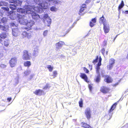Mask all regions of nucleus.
<instances>
[{
    "label": "nucleus",
    "mask_w": 128,
    "mask_h": 128,
    "mask_svg": "<svg viewBox=\"0 0 128 128\" xmlns=\"http://www.w3.org/2000/svg\"><path fill=\"white\" fill-rule=\"evenodd\" d=\"M2 8L8 12L9 11V8L8 7H2Z\"/></svg>",
    "instance_id": "45"
},
{
    "label": "nucleus",
    "mask_w": 128,
    "mask_h": 128,
    "mask_svg": "<svg viewBox=\"0 0 128 128\" xmlns=\"http://www.w3.org/2000/svg\"><path fill=\"white\" fill-rule=\"evenodd\" d=\"M47 68L50 72H52L53 69V67L52 66L50 65L47 66Z\"/></svg>",
    "instance_id": "36"
},
{
    "label": "nucleus",
    "mask_w": 128,
    "mask_h": 128,
    "mask_svg": "<svg viewBox=\"0 0 128 128\" xmlns=\"http://www.w3.org/2000/svg\"><path fill=\"white\" fill-rule=\"evenodd\" d=\"M83 70L86 73H88L89 72V70L86 67H84L83 68Z\"/></svg>",
    "instance_id": "42"
},
{
    "label": "nucleus",
    "mask_w": 128,
    "mask_h": 128,
    "mask_svg": "<svg viewBox=\"0 0 128 128\" xmlns=\"http://www.w3.org/2000/svg\"><path fill=\"white\" fill-rule=\"evenodd\" d=\"M12 98L11 97H9V98H7V100L8 101V102H10L11 100H12Z\"/></svg>",
    "instance_id": "54"
},
{
    "label": "nucleus",
    "mask_w": 128,
    "mask_h": 128,
    "mask_svg": "<svg viewBox=\"0 0 128 128\" xmlns=\"http://www.w3.org/2000/svg\"><path fill=\"white\" fill-rule=\"evenodd\" d=\"M86 128H93L92 127L90 126L89 125Z\"/></svg>",
    "instance_id": "58"
},
{
    "label": "nucleus",
    "mask_w": 128,
    "mask_h": 128,
    "mask_svg": "<svg viewBox=\"0 0 128 128\" xmlns=\"http://www.w3.org/2000/svg\"><path fill=\"white\" fill-rule=\"evenodd\" d=\"M91 1L90 0H87L86 1V2L87 3H88L90 2Z\"/></svg>",
    "instance_id": "56"
},
{
    "label": "nucleus",
    "mask_w": 128,
    "mask_h": 128,
    "mask_svg": "<svg viewBox=\"0 0 128 128\" xmlns=\"http://www.w3.org/2000/svg\"><path fill=\"white\" fill-rule=\"evenodd\" d=\"M1 21L2 23H4L7 22V18L6 17H3V18L2 19Z\"/></svg>",
    "instance_id": "40"
},
{
    "label": "nucleus",
    "mask_w": 128,
    "mask_h": 128,
    "mask_svg": "<svg viewBox=\"0 0 128 128\" xmlns=\"http://www.w3.org/2000/svg\"><path fill=\"white\" fill-rule=\"evenodd\" d=\"M3 15V14L2 13L0 12V16H2Z\"/></svg>",
    "instance_id": "57"
},
{
    "label": "nucleus",
    "mask_w": 128,
    "mask_h": 128,
    "mask_svg": "<svg viewBox=\"0 0 128 128\" xmlns=\"http://www.w3.org/2000/svg\"><path fill=\"white\" fill-rule=\"evenodd\" d=\"M53 2L54 4H56L58 3V2L56 0H54Z\"/></svg>",
    "instance_id": "55"
},
{
    "label": "nucleus",
    "mask_w": 128,
    "mask_h": 128,
    "mask_svg": "<svg viewBox=\"0 0 128 128\" xmlns=\"http://www.w3.org/2000/svg\"><path fill=\"white\" fill-rule=\"evenodd\" d=\"M17 58L15 57L11 58L9 62L10 66L12 68L15 66L17 63Z\"/></svg>",
    "instance_id": "7"
},
{
    "label": "nucleus",
    "mask_w": 128,
    "mask_h": 128,
    "mask_svg": "<svg viewBox=\"0 0 128 128\" xmlns=\"http://www.w3.org/2000/svg\"><path fill=\"white\" fill-rule=\"evenodd\" d=\"M105 76L104 80L106 82L108 83H110L112 82L113 80L110 76L107 75H106Z\"/></svg>",
    "instance_id": "14"
},
{
    "label": "nucleus",
    "mask_w": 128,
    "mask_h": 128,
    "mask_svg": "<svg viewBox=\"0 0 128 128\" xmlns=\"http://www.w3.org/2000/svg\"><path fill=\"white\" fill-rule=\"evenodd\" d=\"M50 87L49 86V85L48 84H46L43 88V89L44 90H46L48 88H50Z\"/></svg>",
    "instance_id": "44"
},
{
    "label": "nucleus",
    "mask_w": 128,
    "mask_h": 128,
    "mask_svg": "<svg viewBox=\"0 0 128 128\" xmlns=\"http://www.w3.org/2000/svg\"><path fill=\"white\" fill-rule=\"evenodd\" d=\"M80 77L82 79H83L87 83L89 82L88 80V78L86 75L84 73H80Z\"/></svg>",
    "instance_id": "12"
},
{
    "label": "nucleus",
    "mask_w": 128,
    "mask_h": 128,
    "mask_svg": "<svg viewBox=\"0 0 128 128\" xmlns=\"http://www.w3.org/2000/svg\"><path fill=\"white\" fill-rule=\"evenodd\" d=\"M96 58L94 60L92 61V63L94 64H95L96 63V62H98V56H96Z\"/></svg>",
    "instance_id": "35"
},
{
    "label": "nucleus",
    "mask_w": 128,
    "mask_h": 128,
    "mask_svg": "<svg viewBox=\"0 0 128 128\" xmlns=\"http://www.w3.org/2000/svg\"><path fill=\"white\" fill-rule=\"evenodd\" d=\"M119 100L117 102H116L114 103L112 106L110 108L108 112L109 113L111 112H112L116 108V106L118 103Z\"/></svg>",
    "instance_id": "17"
},
{
    "label": "nucleus",
    "mask_w": 128,
    "mask_h": 128,
    "mask_svg": "<svg viewBox=\"0 0 128 128\" xmlns=\"http://www.w3.org/2000/svg\"><path fill=\"white\" fill-rule=\"evenodd\" d=\"M22 58L24 60H29L31 58V54L28 50H24L23 52Z\"/></svg>",
    "instance_id": "5"
},
{
    "label": "nucleus",
    "mask_w": 128,
    "mask_h": 128,
    "mask_svg": "<svg viewBox=\"0 0 128 128\" xmlns=\"http://www.w3.org/2000/svg\"><path fill=\"white\" fill-rule=\"evenodd\" d=\"M117 36H118V35H116V36L115 37V38H116V37H117Z\"/></svg>",
    "instance_id": "64"
},
{
    "label": "nucleus",
    "mask_w": 128,
    "mask_h": 128,
    "mask_svg": "<svg viewBox=\"0 0 128 128\" xmlns=\"http://www.w3.org/2000/svg\"><path fill=\"white\" fill-rule=\"evenodd\" d=\"M110 90V89L109 88L105 86L101 87L100 90L101 92L104 94L108 93Z\"/></svg>",
    "instance_id": "9"
},
{
    "label": "nucleus",
    "mask_w": 128,
    "mask_h": 128,
    "mask_svg": "<svg viewBox=\"0 0 128 128\" xmlns=\"http://www.w3.org/2000/svg\"><path fill=\"white\" fill-rule=\"evenodd\" d=\"M101 51L102 54L103 55H104L105 51V50L104 49V48H102L101 49Z\"/></svg>",
    "instance_id": "46"
},
{
    "label": "nucleus",
    "mask_w": 128,
    "mask_h": 128,
    "mask_svg": "<svg viewBox=\"0 0 128 128\" xmlns=\"http://www.w3.org/2000/svg\"><path fill=\"white\" fill-rule=\"evenodd\" d=\"M103 30L105 34L108 33L110 31L109 25L107 24L103 25Z\"/></svg>",
    "instance_id": "15"
},
{
    "label": "nucleus",
    "mask_w": 128,
    "mask_h": 128,
    "mask_svg": "<svg viewBox=\"0 0 128 128\" xmlns=\"http://www.w3.org/2000/svg\"><path fill=\"white\" fill-rule=\"evenodd\" d=\"M121 128H128V123L126 124L124 126Z\"/></svg>",
    "instance_id": "47"
},
{
    "label": "nucleus",
    "mask_w": 128,
    "mask_h": 128,
    "mask_svg": "<svg viewBox=\"0 0 128 128\" xmlns=\"http://www.w3.org/2000/svg\"><path fill=\"white\" fill-rule=\"evenodd\" d=\"M1 23V22H0V24ZM0 29H1L2 30L4 31H6L7 30L6 27L0 24Z\"/></svg>",
    "instance_id": "31"
},
{
    "label": "nucleus",
    "mask_w": 128,
    "mask_h": 128,
    "mask_svg": "<svg viewBox=\"0 0 128 128\" xmlns=\"http://www.w3.org/2000/svg\"><path fill=\"white\" fill-rule=\"evenodd\" d=\"M53 0H34V2L36 4L39 5V6H35L33 5L28 4L27 6V8L28 10H30L33 11L32 10L33 9L34 10L38 12L41 13L43 11V9H46L48 8V4L47 2H49ZM37 14L36 16H39V15Z\"/></svg>",
    "instance_id": "2"
},
{
    "label": "nucleus",
    "mask_w": 128,
    "mask_h": 128,
    "mask_svg": "<svg viewBox=\"0 0 128 128\" xmlns=\"http://www.w3.org/2000/svg\"><path fill=\"white\" fill-rule=\"evenodd\" d=\"M8 34L3 32L0 34V43L2 42V39H4L7 37Z\"/></svg>",
    "instance_id": "13"
},
{
    "label": "nucleus",
    "mask_w": 128,
    "mask_h": 128,
    "mask_svg": "<svg viewBox=\"0 0 128 128\" xmlns=\"http://www.w3.org/2000/svg\"><path fill=\"white\" fill-rule=\"evenodd\" d=\"M102 60V58L100 56L99 57V60L97 64L96 67H100L101 65V61Z\"/></svg>",
    "instance_id": "32"
},
{
    "label": "nucleus",
    "mask_w": 128,
    "mask_h": 128,
    "mask_svg": "<svg viewBox=\"0 0 128 128\" xmlns=\"http://www.w3.org/2000/svg\"><path fill=\"white\" fill-rule=\"evenodd\" d=\"M121 79H120L118 80V82H116V83H115L114 84H113L112 85V86L113 87H116V86H117L120 83V82L121 81Z\"/></svg>",
    "instance_id": "38"
},
{
    "label": "nucleus",
    "mask_w": 128,
    "mask_h": 128,
    "mask_svg": "<svg viewBox=\"0 0 128 128\" xmlns=\"http://www.w3.org/2000/svg\"><path fill=\"white\" fill-rule=\"evenodd\" d=\"M109 64L107 66V67L108 70H110L112 69L113 66V65L115 63V60L112 58H111L109 60Z\"/></svg>",
    "instance_id": "11"
},
{
    "label": "nucleus",
    "mask_w": 128,
    "mask_h": 128,
    "mask_svg": "<svg viewBox=\"0 0 128 128\" xmlns=\"http://www.w3.org/2000/svg\"><path fill=\"white\" fill-rule=\"evenodd\" d=\"M2 56V55L1 54H0V59Z\"/></svg>",
    "instance_id": "60"
},
{
    "label": "nucleus",
    "mask_w": 128,
    "mask_h": 128,
    "mask_svg": "<svg viewBox=\"0 0 128 128\" xmlns=\"http://www.w3.org/2000/svg\"><path fill=\"white\" fill-rule=\"evenodd\" d=\"M96 21V17L92 18L89 23V25L91 27H93L95 25Z\"/></svg>",
    "instance_id": "18"
},
{
    "label": "nucleus",
    "mask_w": 128,
    "mask_h": 128,
    "mask_svg": "<svg viewBox=\"0 0 128 128\" xmlns=\"http://www.w3.org/2000/svg\"><path fill=\"white\" fill-rule=\"evenodd\" d=\"M88 88L90 91H92V86L90 84L88 85Z\"/></svg>",
    "instance_id": "49"
},
{
    "label": "nucleus",
    "mask_w": 128,
    "mask_h": 128,
    "mask_svg": "<svg viewBox=\"0 0 128 128\" xmlns=\"http://www.w3.org/2000/svg\"><path fill=\"white\" fill-rule=\"evenodd\" d=\"M22 34L23 38L26 37L28 38L29 39L31 38L33 34L32 32L28 33L26 31H24L22 32Z\"/></svg>",
    "instance_id": "8"
},
{
    "label": "nucleus",
    "mask_w": 128,
    "mask_h": 128,
    "mask_svg": "<svg viewBox=\"0 0 128 128\" xmlns=\"http://www.w3.org/2000/svg\"><path fill=\"white\" fill-rule=\"evenodd\" d=\"M101 77L100 74H97L96 76L94 79V81L96 83H98L100 82Z\"/></svg>",
    "instance_id": "19"
},
{
    "label": "nucleus",
    "mask_w": 128,
    "mask_h": 128,
    "mask_svg": "<svg viewBox=\"0 0 128 128\" xmlns=\"http://www.w3.org/2000/svg\"><path fill=\"white\" fill-rule=\"evenodd\" d=\"M116 38H115L114 37V41L115 40Z\"/></svg>",
    "instance_id": "63"
},
{
    "label": "nucleus",
    "mask_w": 128,
    "mask_h": 128,
    "mask_svg": "<svg viewBox=\"0 0 128 128\" xmlns=\"http://www.w3.org/2000/svg\"><path fill=\"white\" fill-rule=\"evenodd\" d=\"M58 7L56 6H52L50 9V10L52 12H56L58 10Z\"/></svg>",
    "instance_id": "24"
},
{
    "label": "nucleus",
    "mask_w": 128,
    "mask_h": 128,
    "mask_svg": "<svg viewBox=\"0 0 128 128\" xmlns=\"http://www.w3.org/2000/svg\"><path fill=\"white\" fill-rule=\"evenodd\" d=\"M112 114H108L104 116L105 118L107 120H109L112 118Z\"/></svg>",
    "instance_id": "25"
},
{
    "label": "nucleus",
    "mask_w": 128,
    "mask_h": 128,
    "mask_svg": "<svg viewBox=\"0 0 128 128\" xmlns=\"http://www.w3.org/2000/svg\"><path fill=\"white\" fill-rule=\"evenodd\" d=\"M84 113L88 119L89 120L91 118V111L90 108H87L85 111Z\"/></svg>",
    "instance_id": "10"
},
{
    "label": "nucleus",
    "mask_w": 128,
    "mask_h": 128,
    "mask_svg": "<svg viewBox=\"0 0 128 128\" xmlns=\"http://www.w3.org/2000/svg\"><path fill=\"white\" fill-rule=\"evenodd\" d=\"M84 8L80 7V10L79 12V14L80 15H83L84 14V10H85Z\"/></svg>",
    "instance_id": "28"
},
{
    "label": "nucleus",
    "mask_w": 128,
    "mask_h": 128,
    "mask_svg": "<svg viewBox=\"0 0 128 128\" xmlns=\"http://www.w3.org/2000/svg\"><path fill=\"white\" fill-rule=\"evenodd\" d=\"M8 13L9 14V15L11 16H13L16 14V12L13 10L10 11Z\"/></svg>",
    "instance_id": "34"
},
{
    "label": "nucleus",
    "mask_w": 128,
    "mask_h": 128,
    "mask_svg": "<svg viewBox=\"0 0 128 128\" xmlns=\"http://www.w3.org/2000/svg\"><path fill=\"white\" fill-rule=\"evenodd\" d=\"M24 65L25 67H29L31 65V62L30 61H26L24 62Z\"/></svg>",
    "instance_id": "23"
},
{
    "label": "nucleus",
    "mask_w": 128,
    "mask_h": 128,
    "mask_svg": "<svg viewBox=\"0 0 128 128\" xmlns=\"http://www.w3.org/2000/svg\"><path fill=\"white\" fill-rule=\"evenodd\" d=\"M38 53V50H34L33 54V55L34 56H35L37 55Z\"/></svg>",
    "instance_id": "41"
},
{
    "label": "nucleus",
    "mask_w": 128,
    "mask_h": 128,
    "mask_svg": "<svg viewBox=\"0 0 128 128\" xmlns=\"http://www.w3.org/2000/svg\"><path fill=\"white\" fill-rule=\"evenodd\" d=\"M100 67H96V73L97 74H100Z\"/></svg>",
    "instance_id": "39"
},
{
    "label": "nucleus",
    "mask_w": 128,
    "mask_h": 128,
    "mask_svg": "<svg viewBox=\"0 0 128 128\" xmlns=\"http://www.w3.org/2000/svg\"><path fill=\"white\" fill-rule=\"evenodd\" d=\"M12 34L14 36H17L19 32L18 29V28L12 29Z\"/></svg>",
    "instance_id": "21"
},
{
    "label": "nucleus",
    "mask_w": 128,
    "mask_h": 128,
    "mask_svg": "<svg viewBox=\"0 0 128 128\" xmlns=\"http://www.w3.org/2000/svg\"><path fill=\"white\" fill-rule=\"evenodd\" d=\"M10 16V18L12 20H16L20 24L25 26L24 29L28 31L32 30L35 24L34 21L31 20L30 17L28 16Z\"/></svg>",
    "instance_id": "1"
},
{
    "label": "nucleus",
    "mask_w": 128,
    "mask_h": 128,
    "mask_svg": "<svg viewBox=\"0 0 128 128\" xmlns=\"http://www.w3.org/2000/svg\"><path fill=\"white\" fill-rule=\"evenodd\" d=\"M80 7L86 9V5L85 4H83Z\"/></svg>",
    "instance_id": "48"
},
{
    "label": "nucleus",
    "mask_w": 128,
    "mask_h": 128,
    "mask_svg": "<svg viewBox=\"0 0 128 128\" xmlns=\"http://www.w3.org/2000/svg\"><path fill=\"white\" fill-rule=\"evenodd\" d=\"M64 44H65L64 42L62 41H60L56 44V49L58 50L62 47V46L64 45Z\"/></svg>",
    "instance_id": "16"
},
{
    "label": "nucleus",
    "mask_w": 128,
    "mask_h": 128,
    "mask_svg": "<svg viewBox=\"0 0 128 128\" xmlns=\"http://www.w3.org/2000/svg\"><path fill=\"white\" fill-rule=\"evenodd\" d=\"M70 31V30H69L68 32H67L64 33V35H63V36H64L66 34V33H68V32H69V31Z\"/></svg>",
    "instance_id": "59"
},
{
    "label": "nucleus",
    "mask_w": 128,
    "mask_h": 128,
    "mask_svg": "<svg viewBox=\"0 0 128 128\" xmlns=\"http://www.w3.org/2000/svg\"><path fill=\"white\" fill-rule=\"evenodd\" d=\"M43 21L47 24V26H49L51 23V20L49 16H43L42 18Z\"/></svg>",
    "instance_id": "6"
},
{
    "label": "nucleus",
    "mask_w": 128,
    "mask_h": 128,
    "mask_svg": "<svg viewBox=\"0 0 128 128\" xmlns=\"http://www.w3.org/2000/svg\"><path fill=\"white\" fill-rule=\"evenodd\" d=\"M108 52L107 51L106 52V55H107L108 54Z\"/></svg>",
    "instance_id": "62"
},
{
    "label": "nucleus",
    "mask_w": 128,
    "mask_h": 128,
    "mask_svg": "<svg viewBox=\"0 0 128 128\" xmlns=\"http://www.w3.org/2000/svg\"><path fill=\"white\" fill-rule=\"evenodd\" d=\"M106 42L107 41L106 40H104V42L105 44H106Z\"/></svg>",
    "instance_id": "61"
},
{
    "label": "nucleus",
    "mask_w": 128,
    "mask_h": 128,
    "mask_svg": "<svg viewBox=\"0 0 128 128\" xmlns=\"http://www.w3.org/2000/svg\"><path fill=\"white\" fill-rule=\"evenodd\" d=\"M32 18L34 19V20L36 22H39L40 21V16H32Z\"/></svg>",
    "instance_id": "29"
},
{
    "label": "nucleus",
    "mask_w": 128,
    "mask_h": 128,
    "mask_svg": "<svg viewBox=\"0 0 128 128\" xmlns=\"http://www.w3.org/2000/svg\"><path fill=\"white\" fill-rule=\"evenodd\" d=\"M9 41L8 40H5L4 41V46L6 47H7L9 44Z\"/></svg>",
    "instance_id": "33"
},
{
    "label": "nucleus",
    "mask_w": 128,
    "mask_h": 128,
    "mask_svg": "<svg viewBox=\"0 0 128 128\" xmlns=\"http://www.w3.org/2000/svg\"><path fill=\"white\" fill-rule=\"evenodd\" d=\"M43 92L44 91L43 90L40 89H38L36 90L34 92V93L36 95L40 96L42 94Z\"/></svg>",
    "instance_id": "20"
},
{
    "label": "nucleus",
    "mask_w": 128,
    "mask_h": 128,
    "mask_svg": "<svg viewBox=\"0 0 128 128\" xmlns=\"http://www.w3.org/2000/svg\"><path fill=\"white\" fill-rule=\"evenodd\" d=\"M57 74V72L56 70L54 71L53 72V74L52 76H54V78L56 76Z\"/></svg>",
    "instance_id": "43"
},
{
    "label": "nucleus",
    "mask_w": 128,
    "mask_h": 128,
    "mask_svg": "<svg viewBox=\"0 0 128 128\" xmlns=\"http://www.w3.org/2000/svg\"><path fill=\"white\" fill-rule=\"evenodd\" d=\"M8 5V4L6 2L1 1L0 2V6H6Z\"/></svg>",
    "instance_id": "30"
},
{
    "label": "nucleus",
    "mask_w": 128,
    "mask_h": 128,
    "mask_svg": "<svg viewBox=\"0 0 128 128\" xmlns=\"http://www.w3.org/2000/svg\"><path fill=\"white\" fill-rule=\"evenodd\" d=\"M10 3H13L10 4V8L12 10H14L16 9L17 6H20L22 3V2L19 0H9Z\"/></svg>",
    "instance_id": "4"
},
{
    "label": "nucleus",
    "mask_w": 128,
    "mask_h": 128,
    "mask_svg": "<svg viewBox=\"0 0 128 128\" xmlns=\"http://www.w3.org/2000/svg\"><path fill=\"white\" fill-rule=\"evenodd\" d=\"M106 20L104 16H102L100 18L99 22L101 23H102L103 25L106 24Z\"/></svg>",
    "instance_id": "22"
},
{
    "label": "nucleus",
    "mask_w": 128,
    "mask_h": 128,
    "mask_svg": "<svg viewBox=\"0 0 128 128\" xmlns=\"http://www.w3.org/2000/svg\"><path fill=\"white\" fill-rule=\"evenodd\" d=\"M48 32V30H45L43 34L44 36H46L47 35Z\"/></svg>",
    "instance_id": "50"
},
{
    "label": "nucleus",
    "mask_w": 128,
    "mask_h": 128,
    "mask_svg": "<svg viewBox=\"0 0 128 128\" xmlns=\"http://www.w3.org/2000/svg\"><path fill=\"white\" fill-rule=\"evenodd\" d=\"M81 124L82 125V127L84 128H86L89 125V124L87 123L82 122L81 123Z\"/></svg>",
    "instance_id": "27"
},
{
    "label": "nucleus",
    "mask_w": 128,
    "mask_h": 128,
    "mask_svg": "<svg viewBox=\"0 0 128 128\" xmlns=\"http://www.w3.org/2000/svg\"><path fill=\"white\" fill-rule=\"evenodd\" d=\"M124 4V2L122 0L121 2V3L119 5L118 7V10L119 11L123 7Z\"/></svg>",
    "instance_id": "26"
},
{
    "label": "nucleus",
    "mask_w": 128,
    "mask_h": 128,
    "mask_svg": "<svg viewBox=\"0 0 128 128\" xmlns=\"http://www.w3.org/2000/svg\"><path fill=\"white\" fill-rule=\"evenodd\" d=\"M10 26L11 27L14 26H15V24L14 23H11L10 24Z\"/></svg>",
    "instance_id": "51"
},
{
    "label": "nucleus",
    "mask_w": 128,
    "mask_h": 128,
    "mask_svg": "<svg viewBox=\"0 0 128 128\" xmlns=\"http://www.w3.org/2000/svg\"><path fill=\"white\" fill-rule=\"evenodd\" d=\"M89 68L90 69V70H92V65L89 64L88 65Z\"/></svg>",
    "instance_id": "52"
},
{
    "label": "nucleus",
    "mask_w": 128,
    "mask_h": 128,
    "mask_svg": "<svg viewBox=\"0 0 128 128\" xmlns=\"http://www.w3.org/2000/svg\"><path fill=\"white\" fill-rule=\"evenodd\" d=\"M123 13L126 14H128V10H124L123 11Z\"/></svg>",
    "instance_id": "53"
},
{
    "label": "nucleus",
    "mask_w": 128,
    "mask_h": 128,
    "mask_svg": "<svg viewBox=\"0 0 128 128\" xmlns=\"http://www.w3.org/2000/svg\"><path fill=\"white\" fill-rule=\"evenodd\" d=\"M79 106L80 107L82 106L83 105V100L82 98L80 99V101L79 102Z\"/></svg>",
    "instance_id": "37"
},
{
    "label": "nucleus",
    "mask_w": 128,
    "mask_h": 128,
    "mask_svg": "<svg viewBox=\"0 0 128 128\" xmlns=\"http://www.w3.org/2000/svg\"><path fill=\"white\" fill-rule=\"evenodd\" d=\"M26 10L22 8H18L17 9V12L22 14H24L26 15H28L29 16H36L37 14L35 12L30 10H28L27 8L28 5H26Z\"/></svg>",
    "instance_id": "3"
}]
</instances>
